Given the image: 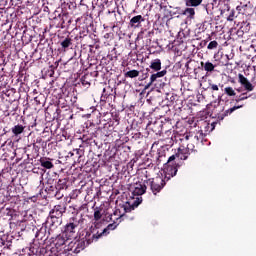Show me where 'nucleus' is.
<instances>
[{"label":"nucleus","instance_id":"1","mask_svg":"<svg viewBox=\"0 0 256 256\" xmlns=\"http://www.w3.org/2000/svg\"><path fill=\"white\" fill-rule=\"evenodd\" d=\"M179 163L175 162V156H171L167 162L166 167L164 168V177L158 176L156 178L150 179V189L153 195H157V193H161L163 187L167 185V181H170L172 177L177 175V171H179Z\"/></svg>","mask_w":256,"mask_h":256},{"label":"nucleus","instance_id":"2","mask_svg":"<svg viewBox=\"0 0 256 256\" xmlns=\"http://www.w3.org/2000/svg\"><path fill=\"white\" fill-rule=\"evenodd\" d=\"M181 144L177 150V152L172 155L175 157V163H177V159L180 161H185L189 158L191 153L195 151V147L199 145L200 141H203V132L199 133V135H193L191 133H186L180 138Z\"/></svg>","mask_w":256,"mask_h":256},{"label":"nucleus","instance_id":"3","mask_svg":"<svg viewBox=\"0 0 256 256\" xmlns=\"http://www.w3.org/2000/svg\"><path fill=\"white\" fill-rule=\"evenodd\" d=\"M70 210L72 211V216L64 226V234L66 237H74L75 233H77V229H83V225L85 224V218H83V215L79 216V210L72 206H70Z\"/></svg>","mask_w":256,"mask_h":256},{"label":"nucleus","instance_id":"4","mask_svg":"<svg viewBox=\"0 0 256 256\" xmlns=\"http://www.w3.org/2000/svg\"><path fill=\"white\" fill-rule=\"evenodd\" d=\"M143 203V197H137L136 200L131 204L129 202H125L123 204L118 205V208L115 209L113 214L111 215V221H125V218H127V213H131V211H134L136 207H139Z\"/></svg>","mask_w":256,"mask_h":256},{"label":"nucleus","instance_id":"5","mask_svg":"<svg viewBox=\"0 0 256 256\" xmlns=\"http://www.w3.org/2000/svg\"><path fill=\"white\" fill-rule=\"evenodd\" d=\"M67 211V204L60 203L53 207V209L49 212L48 223L52 227H58L63 223V214Z\"/></svg>","mask_w":256,"mask_h":256},{"label":"nucleus","instance_id":"6","mask_svg":"<svg viewBox=\"0 0 256 256\" xmlns=\"http://www.w3.org/2000/svg\"><path fill=\"white\" fill-rule=\"evenodd\" d=\"M101 237H103V235L99 231V228L97 226H91L85 232L84 241L86 242V245H91L94 241H99Z\"/></svg>","mask_w":256,"mask_h":256},{"label":"nucleus","instance_id":"7","mask_svg":"<svg viewBox=\"0 0 256 256\" xmlns=\"http://www.w3.org/2000/svg\"><path fill=\"white\" fill-rule=\"evenodd\" d=\"M147 170L145 171V180L144 183L136 182L132 187V194L136 195L137 197H141V195H144V193L147 191V186L145 183H149L151 181V178L147 177Z\"/></svg>","mask_w":256,"mask_h":256},{"label":"nucleus","instance_id":"8","mask_svg":"<svg viewBox=\"0 0 256 256\" xmlns=\"http://www.w3.org/2000/svg\"><path fill=\"white\" fill-rule=\"evenodd\" d=\"M58 19L60 22L56 25L57 29H67L69 25H71V18L67 12L59 14L57 18H54V21H57Z\"/></svg>","mask_w":256,"mask_h":256},{"label":"nucleus","instance_id":"9","mask_svg":"<svg viewBox=\"0 0 256 256\" xmlns=\"http://www.w3.org/2000/svg\"><path fill=\"white\" fill-rule=\"evenodd\" d=\"M147 127L153 131L156 135H161L163 133L164 127H163V120H156L154 122H149L147 124Z\"/></svg>","mask_w":256,"mask_h":256},{"label":"nucleus","instance_id":"10","mask_svg":"<svg viewBox=\"0 0 256 256\" xmlns=\"http://www.w3.org/2000/svg\"><path fill=\"white\" fill-rule=\"evenodd\" d=\"M162 125L164 127L165 133H167V131H171L172 129H175V127L177 129L179 121L173 118H165L164 120H162Z\"/></svg>","mask_w":256,"mask_h":256},{"label":"nucleus","instance_id":"11","mask_svg":"<svg viewBox=\"0 0 256 256\" xmlns=\"http://www.w3.org/2000/svg\"><path fill=\"white\" fill-rule=\"evenodd\" d=\"M238 83L244 87L245 91L251 92L255 89V86L241 73L238 74Z\"/></svg>","mask_w":256,"mask_h":256},{"label":"nucleus","instance_id":"12","mask_svg":"<svg viewBox=\"0 0 256 256\" xmlns=\"http://www.w3.org/2000/svg\"><path fill=\"white\" fill-rule=\"evenodd\" d=\"M170 157L167 158V154L165 153V150H158L157 157H156V165L159 166L162 164L164 165V169H165L167 167V163Z\"/></svg>","mask_w":256,"mask_h":256},{"label":"nucleus","instance_id":"13","mask_svg":"<svg viewBox=\"0 0 256 256\" xmlns=\"http://www.w3.org/2000/svg\"><path fill=\"white\" fill-rule=\"evenodd\" d=\"M158 73L152 74L150 76V82L145 86V89H149L157 81V79H161V77H165L167 75V70L157 71Z\"/></svg>","mask_w":256,"mask_h":256},{"label":"nucleus","instance_id":"14","mask_svg":"<svg viewBox=\"0 0 256 256\" xmlns=\"http://www.w3.org/2000/svg\"><path fill=\"white\" fill-rule=\"evenodd\" d=\"M143 21H145V18H143L142 15L134 16L130 19L129 27L132 29H138L141 27V23H143Z\"/></svg>","mask_w":256,"mask_h":256},{"label":"nucleus","instance_id":"15","mask_svg":"<svg viewBox=\"0 0 256 256\" xmlns=\"http://www.w3.org/2000/svg\"><path fill=\"white\" fill-rule=\"evenodd\" d=\"M113 91L111 87H107L103 89L102 95L100 97V106L105 107L107 105V101H109V97H111V92Z\"/></svg>","mask_w":256,"mask_h":256},{"label":"nucleus","instance_id":"16","mask_svg":"<svg viewBox=\"0 0 256 256\" xmlns=\"http://www.w3.org/2000/svg\"><path fill=\"white\" fill-rule=\"evenodd\" d=\"M229 115H231V112H229L228 109L225 110L223 113L219 114V116H218L219 120H216V121L211 123V130L210 131H213L217 124L221 125V121H223L225 119V117H229Z\"/></svg>","mask_w":256,"mask_h":256},{"label":"nucleus","instance_id":"17","mask_svg":"<svg viewBox=\"0 0 256 256\" xmlns=\"http://www.w3.org/2000/svg\"><path fill=\"white\" fill-rule=\"evenodd\" d=\"M115 17H117V13L115 10H108L106 15L102 17L103 21H106V23H115Z\"/></svg>","mask_w":256,"mask_h":256},{"label":"nucleus","instance_id":"18","mask_svg":"<svg viewBox=\"0 0 256 256\" xmlns=\"http://www.w3.org/2000/svg\"><path fill=\"white\" fill-rule=\"evenodd\" d=\"M113 221L114 223L109 224L106 228L103 229V231L100 232L102 237H107L110 231H115V229H117V226L119 225V223L115 222V220Z\"/></svg>","mask_w":256,"mask_h":256},{"label":"nucleus","instance_id":"19","mask_svg":"<svg viewBox=\"0 0 256 256\" xmlns=\"http://www.w3.org/2000/svg\"><path fill=\"white\" fill-rule=\"evenodd\" d=\"M80 81L83 87H86L87 89L91 87V75L89 73H86L84 76H82Z\"/></svg>","mask_w":256,"mask_h":256},{"label":"nucleus","instance_id":"20","mask_svg":"<svg viewBox=\"0 0 256 256\" xmlns=\"http://www.w3.org/2000/svg\"><path fill=\"white\" fill-rule=\"evenodd\" d=\"M85 243H86L85 240L75 242L74 249L72 248V251L74 253H81V251H83V249H85Z\"/></svg>","mask_w":256,"mask_h":256},{"label":"nucleus","instance_id":"21","mask_svg":"<svg viewBox=\"0 0 256 256\" xmlns=\"http://www.w3.org/2000/svg\"><path fill=\"white\" fill-rule=\"evenodd\" d=\"M60 45L64 51H67L71 45H73V39L71 37H66L64 40L60 42Z\"/></svg>","mask_w":256,"mask_h":256},{"label":"nucleus","instance_id":"22","mask_svg":"<svg viewBox=\"0 0 256 256\" xmlns=\"http://www.w3.org/2000/svg\"><path fill=\"white\" fill-rule=\"evenodd\" d=\"M200 65L204 69V71H207V73H211V72L215 71L214 64L209 61H207L206 63L201 62Z\"/></svg>","mask_w":256,"mask_h":256},{"label":"nucleus","instance_id":"23","mask_svg":"<svg viewBox=\"0 0 256 256\" xmlns=\"http://www.w3.org/2000/svg\"><path fill=\"white\" fill-rule=\"evenodd\" d=\"M40 165L44 169H53V167H55V165H53V162L47 160V158H41Z\"/></svg>","mask_w":256,"mask_h":256},{"label":"nucleus","instance_id":"24","mask_svg":"<svg viewBox=\"0 0 256 256\" xmlns=\"http://www.w3.org/2000/svg\"><path fill=\"white\" fill-rule=\"evenodd\" d=\"M67 189V179H59L56 184V191H65Z\"/></svg>","mask_w":256,"mask_h":256},{"label":"nucleus","instance_id":"25","mask_svg":"<svg viewBox=\"0 0 256 256\" xmlns=\"http://www.w3.org/2000/svg\"><path fill=\"white\" fill-rule=\"evenodd\" d=\"M23 131H25V126L23 125H15L14 127H12V133L13 135H15V137L21 135V133H23Z\"/></svg>","mask_w":256,"mask_h":256},{"label":"nucleus","instance_id":"26","mask_svg":"<svg viewBox=\"0 0 256 256\" xmlns=\"http://www.w3.org/2000/svg\"><path fill=\"white\" fill-rule=\"evenodd\" d=\"M150 69L153 71H161V59H155L150 64Z\"/></svg>","mask_w":256,"mask_h":256},{"label":"nucleus","instance_id":"27","mask_svg":"<svg viewBox=\"0 0 256 256\" xmlns=\"http://www.w3.org/2000/svg\"><path fill=\"white\" fill-rule=\"evenodd\" d=\"M203 0H185L186 7H199Z\"/></svg>","mask_w":256,"mask_h":256},{"label":"nucleus","instance_id":"28","mask_svg":"<svg viewBox=\"0 0 256 256\" xmlns=\"http://www.w3.org/2000/svg\"><path fill=\"white\" fill-rule=\"evenodd\" d=\"M124 77L135 79L136 77H139V70H130L124 74Z\"/></svg>","mask_w":256,"mask_h":256},{"label":"nucleus","instance_id":"29","mask_svg":"<svg viewBox=\"0 0 256 256\" xmlns=\"http://www.w3.org/2000/svg\"><path fill=\"white\" fill-rule=\"evenodd\" d=\"M249 24H247L246 26H241L237 31H236V35L237 37H243V35H245V33H247V31H249Z\"/></svg>","mask_w":256,"mask_h":256},{"label":"nucleus","instance_id":"30","mask_svg":"<svg viewBox=\"0 0 256 256\" xmlns=\"http://www.w3.org/2000/svg\"><path fill=\"white\" fill-rule=\"evenodd\" d=\"M224 93L228 97H235V95H237V93L235 92V89H233V87H231V86L225 87L224 88Z\"/></svg>","mask_w":256,"mask_h":256},{"label":"nucleus","instance_id":"31","mask_svg":"<svg viewBox=\"0 0 256 256\" xmlns=\"http://www.w3.org/2000/svg\"><path fill=\"white\" fill-rule=\"evenodd\" d=\"M183 15H187L190 19L195 17V9L194 8H186L183 12Z\"/></svg>","mask_w":256,"mask_h":256},{"label":"nucleus","instance_id":"32","mask_svg":"<svg viewBox=\"0 0 256 256\" xmlns=\"http://www.w3.org/2000/svg\"><path fill=\"white\" fill-rule=\"evenodd\" d=\"M217 47H219V42H217L216 40H213V41H211V42L208 44L207 49H208L209 51H213V50L217 49Z\"/></svg>","mask_w":256,"mask_h":256},{"label":"nucleus","instance_id":"33","mask_svg":"<svg viewBox=\"0 0 256 256\" xmlns=\"http://www.w3.org/2000/svg\"><path fill=\"white\" fill-rule=\"evenodd\" d=\"M63 245H65V238H63V237H58V238L56 239L55 247H56L57 249H59V247H63Z\"/></svg>","mask_w":256,"mask_h":256},{"label":"nucleus","instance_id":"34","mask_svg":"<svg viewBox=\"0 0 256 256\" xmlns=\"http://www.w3.org/2000/svg\"><path fill=\"white\" fill-rule=\"evenodd\" d=\"M249 99V96H247V92H244L242 94L239 95V97L235 100L236 103H240V101H245Z\"/></svg>","mask_w":256,"mask_h":256},{"label":"nucleus","instance_id":"35","mask_svg":"<svg viewBox=\"0 0 256 256\" xmlns=\"http://www.w3.org/2000/svg\"><path fill=\"white\" fill-rule=\"evenodd\" d=\"M46 191L47 193H49V195H55V192L57 191V186H48L46 187Z\"/></svg>","mask_w":256,"mask_h":256},{"label":"nucleus","instance_id":"36","mask_svg":"<svg viewBox=\"0 0 256 256\" xmlns=\"http://www.w3.org/2000/svg\"><path fill=\"white\" fill-rule=\"evenodd\" d=\"M101 217H103V215L101 214V210H95V212H94L95 221L101 220Z\"/></svg>","mask_w":256,"mask_h":256},{"label":"nucleus","instance_id":"37","mask_svg":"<svg viewBox=\"0 0 256 256\" xmlns=\"http://www.w3.org/2000/svg\"><path fill=\"white\" fill-rule=\"evenodd\" d=\"M61 191H63V190H56L54 192V196L56 197V199H63L64 195H63V193H61Z\"/></svg>","mask_w":256,"mask_h":256},{"label":"nucleus","instance_id":"38","mask_svg":"<svg viewBox=\"0 0 256 256\" xmlns=\"http://www.w3.org/2000/svg\"><path fill=\"white\" fill-rule=\"evenodd\" d=\"M241 107H243V105L233 106L232 108H229L228 111H229L230 115H232L233 113H235V111H237V109H241Z\"/></svg>","mask_w":256,"mask_h":256},{"label":"nucleus","instance_id":"39","mask_svg":"<svg viewBox=\"0 0 256 256\" xmlns=\"http://www.w3.org/2000/svg\"><path fill=\"white\" fill-rule=\"evenodd\" d=\"M233 19H235V10H231L228 17H227V21H233Z\"/></svg>","mask_w":256,"mask_h":256},{"label":"nucleus","instance_id":"40","mask_svg":"<svg viewBox=\"0 0 256 256\" xmlns=\"http://www.w3.org/2000/svg\"><path fill=\"white\" fill-rule=\"evenodd\" d=\"M211 91H219V85L217 84H210Z\"/></svg>","mask_w":256,"mask_h":256},{"label":"nucleus","instance_id":"41","mask_svg":"<svg viewBox=\"0 0 256 256\" xmlns=\"http://www.w3.org/2000/svg\"><path fill=\"white\" fill-rule=\"evenodd\" d=\"M146 73L142 75V81H145L149 77V69H146Z\"/></svg>","mask_w":256,"mask_h":256},{"label":"nucleus","instance_id":"42","mask_svg":"<svg viewBox=\"0 0 256 256\" xmlns=\"http://www.w3.org/2000/svg\"><path fill=\"white\" fill-rule=\"evenodd\" d=\"M90 77H99V72L98 71H93L89 73Z\"/></svg>","mask_w":256,"mask_h":256},{"label":"nucleus","instance_id":"43","mask_svg":"<svg viewBox=\"0 0 256 256\" xmlns=\"http://www.w3.org/2000/svg\"><path fill=\"white\" fill-rule=\"evenodd\" d=\"M34 101L36 102L37 105H41V101H39V97H35Z\"/></svg>","mask_w":256,"mask_h":256},{"label":"nucleus","instance_id":"44","mask_svg":"<svg viewBox=\"0 0 256 256\" xmlns=\"http://www.w3.org/2000/svg\"><path fill=\"white\" fill-rule=\"evenodd\" d=\"M82 209H87V204L82 205V206L79 208V211H81Z\"/></svg>","mask_w":256,"mask_h":256},{"label":"nucleus","instance_id":"45","mask_svg":"<svg viewBox=\"0 0 256 256\" xmlns=\"http://www.w3.org/2000/svg\"><path fill=\"white\" fill-rule=\"evenodd\" d=\"M245 6H237L236 9L241 12V10L244 8Z\"/></svg>","mask_w":256,"mask_h":256},{"label":"nucleus","instance_id":"46","mask_svg":"<svg viewBox=\"0 0 256 256\" xmlns=\"http://www.w3.org/2000/svg\"><path fill=\"white\" fill-rule=\"evenodd\" d=\"M74 152L76 153V155H78V158L81 157V155H79V150L78 149L74 150Z\"/></svg>","mask_w":256,"mask_h":256},{"label":"nucleus","instance_id":"47","mask_svg":"<svg viewBox=\"0 0 256 256\" xmlns=\"http://www.w3.org/2000/svg\"><path fill=\"white\" fill-rule=\"evenodd\" d=\"M218 87H220L221 89H223V87H225V85L219 84Z\"/></svg>","mask_w":256,"mask_h":256},{"label":"nucleus","instance_id":"48","mask_svg":"<svg viewBox=\"0 0 256 256\" xmlns=\"http://www.w3.org/2000/svg\"><path fill=\"white\" fill-rule=\"evenodd\" d=\"M204 125H205L206 127H209V123H208V122H204Z\"/></svg>","mask_w":256,"mask_h":256},{"label":"nucleus","instance_id":"49","mask_svg":"<svg viewBox=\"0 0 256 256\" xmlns=\"http://www.w3.org/2000/svg\"><path fill=\"white\" fill-rule=\"evenodd\" d=\"M115 122L117 123V125H119V120H115Z\"/></svg>","mask_w":256,"mask_h":256},{"label":"nucleus","instance_id":"50","mask_svg":"<svg viewBox=\"0 0 256 256\" xmlns=\"http://www.w3.org/2000/svg\"><path fill=\"white\" fill-rule=\"evenodd\" d=\"M107 37H109V34H106V35H105V38H106V39H107Z\"/></svg>","mask_w":256,"mask_h":256},{"label":"nucleus","instance_id":"51","mask_svg":"<svg viewBox=\"0 0 256 256\" xmlns=\"http://www.w3.org/2000/svg\"><path fill=\"white\" fill-rule=\"evenodd\" d=\"M204 45H207V41H204Z\"/></svg>","mask_w":256,"mask_h":256},{"label":"nucleus","instance_id":"52","mask_svg":"<svg viewBox=\"0 0 256 256\" xmlns=\"http://www.w3.org/2000/svg\"><path fill=\"white\" fill-rule=\"evenodd\" d=\"M208 39H209V41H211V37H209Z\"/></svg>","mask_w":256,"mask_h":256},{"label":"nucleus","instance_id":"53","mask_svg":"<svg viewBox=\"0 0 256 256\" xmlns=\"http://www.w3.org/2000/svg\"><path fill=\"white\" fill-rule=\"evenodd\" d=\"M238 92H240L241 90L240 89H237Z\"/></svg>","mask_w":256,"mask_h":256},{"label":"nucleus","instance_id":"54","mask_svg":"<svg viewBox=\"0 0 256 256\" xmlns=\"http://www.w3.org/2000/svg\"><path fill=\"white\" fill-rule=\"evenodd\" d=\"M73 155H74V154H73V153H71V157H73Z\"/></svg>","mask_w":256,"mask_h":256},{"label":"nucleus","instance_id":"55","mask_svg":"<svg viewBox=\"0 0 256 256\" xmlns=\"http://www.w3.org/2000/svg\"><path fill=\"white\" fill-rule=\"evenodd\" d=\"M99 15H101V11L99 12Z\"/></svg>","mask_w":256,"mask_h":256}]
</instances>
